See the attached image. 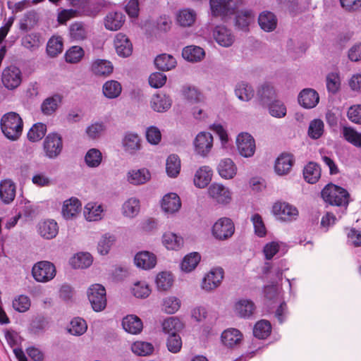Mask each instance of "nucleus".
<instances>
[{"label":"nucleus","instance_id":"obj_1","mask_svg":"<svg viewBox=\"0 0 361 361\" xmlns=\"http://www.w3.org/2000/svg\"><path fill=\"white\" fill-rule=\"evenodd\" d=\"M23 122L16 112H9L1 119V128L4 135L11 140H16L21 135Z\"/></svg>","mask_w":361,"mask_h":361},{"label":"nucleus","instance_id":"obj_2","mask_svg":"<svg viewBox=\"0 0 361 361\" xmlns=\"http://www.w3.org/2000/svg\"><path fill=\"white\" fill-rule=\"evenodd\" d=\"M209 5L213 16L224 18L233 15L245 4L244 0H209Z\"/></svg>","mask_w":361,"mask_h":361},{"label":"nucleus","instance_id":"obj_3","mask_svg":"<svg viewBox=\"0 0 361 361\" xmlns=\"http://www.w3.org/2000/svg\"><path fill=\"white\" fill-rule=\"evenodd\" d=\"M322 197L331 205L347 207L349 203L348 192L336 185L329 183L322 190Z\"/></svg>","mask_w":361,"mask_h":361},{"label":"nucleus","instance_id":"obj_4","mask_svg":"<svg viewBox=\"0 0 361 361\" xmlns=\"http://www.w3.org/2000/svg\"><path fill=\"white\" fill-rule=\"evenodd\" d=\"M87 298L94 311L101 312L106 306L105 288L99 283L92 285L87 290Z\"/></svg>","mask_w":361,"mask_h":361},{"label":"nucleus","instance_id":"obj_5","mask_svg":"<svg viewBox=\"0 0 361 361\" xmlns=\"http://www.w3.org/2000/svg\"><path fill=\"white\" fill-rule=\"evenodd\" d=\"M212 232L216 239L219 240H227L233 235L235 226L230 218L222 217L213 225Z\"/></svg>","mask_w":361,"mask_h":361},{"label":"nucleus","instance_id":"obj_6","mask_svg":"<svg viewBox=\"0 0 361 361\" xmlns=\"http://www.w3.org/2000/svg\"><path fill=\"white\" fill-rule=\"evenodd\" d=\"M63 142L61 137L56 133H49L43 142L45 156L49 159L56 158L61 152Z\"/></svg>","mask_w":361,"mask_h":361},{"label":"nucleus","instance_id":"obj_7","mask_svg":"<svg viewBox=\"0 0 361 361\" xmlns=\"http://www.w3.org/2000/svg\"><path fill=\"white\" fill-rule=\"evenodd\" d=\"M32 274L37 281L47 282L55 276L56 268L52 263L48 261H42L34 265Z\"/></svg>","mask_w":361,"mask_h":361},{"label":"nucleus","instance_id":"obj_8","mask_svg":"<svg viewBox=\"0 0 361 361\" xmlns=\"http://www.w3.org/2000/svg\"><path fill=\"white\" fill-rule=\"evenodd\" d=\"M272 213L277 219L283 221L295 219L298 215L297 208L285 202H275L272 207Z\"/></svg>","mask_w":361,"mask_h":361},{"label":"nucleus","instance_id":"obj_9","mask_svg":"<svg viewBox=\"0 0 361 361\" xmlns=\"http://www.w3.org/2000/svg\"><path fill=\"white\" fill-rule=\"evenodd\" d=\"M1 80L6 88L11 90H14L22 82L21 71L15 66H8L3 71Z\"/></svg>","mask_w":361,"mask_h":361},{"label":"nucleus","instance_id":"obj_10","mask_svg":"<svg viewBox=\"0 0 361 361\" xmlns=\"http://www.w3.org/2000/svg\"><path fill=\"white\" fill-rule=\"evenodd\" d=\"M237 149L239 154L245 158L254 155L256 146L253 137L247 133H240L236 138Z\"/></svg>","mask_w":361,"mask_h":361},{"label":"nucleus","instance_id":"obj_11","mask_svg":"<svg viewBox=\"0 0 361 361\" xmlns=\"http://www.w3.org/2000/svg\"><path fill=\"white\" fill-rule=\"evenodd\" d=\"M235 26L238 30L247 32L250 26L255 23V14L251 9H241L235 11Z\"/></svg>","mask_w":361,"mask_h":361},{"label":"nucleus","instance_id":"obj_12","mask_svg":"<svg viewBox=\"0 0 361 361\" xmlns=\"http://www.w3.org/2000/svg\"><path fill=\"white\" fill-rule=\"evenodd\" d=\"M213 146V137L211 133L201 132L194 140L195 151L202 157H206Z\"/></svg>","mask_w":361,"mask_h":361},{"label":"nucleus","instance_id":"obj_13","mask_svg":"<svg viewBox=\"0 0 361 361\" xmlns=\"http://www.w3.org/2000/svg\"><path fill=\"white\" fill-rule=\"evenodd\" d=\"M212 35L216 43L224 47H231L235 41L232 31L225 25H216L213 30Z\"/></svg>","mask_w":361,"mask_h":361},{"label":"nucleus","instance_id":"obj_14","mask_svg":"<svg viewBox=\"0 0 361 361\" xmlns=\"http://www.w3.org/2000/svg\"><path fill=\"white\" fill-rule=\"evenodd\" d=\"M209 196L217 203L227 204L231 201V192L222 184L212 183L209 189Z\"/></svg>","mask_w":361,"mask_h":361},{"label":"nucleus","instance_id":"obj_15","mask_svg":"<svg viewBox=\"0 0 361 361\" xmlns=\"http://www.w3.org/2000/svg\"><path fill=\"white\" fill-rule=\"evenodd\" d=\"M295 163L293 154L290 153H282L275 161L274 170L279 176L288 174Z\"/></svg>","mask_w":361,"mask_h":361},{"label":"nucleus","instance_id":"obj_16","mask_svg":"<svg viewBox=\"0 0 361 361\" xmlns=\"http://www.w3.org/2000/svg\"><path fill=\"white\" fill-rule=\"evenodd\" d=\"M224 269L221 267L212 269L202 279V288L211 290L218 287L224 278Z\"/></svg>","mask_w":361,"mask_h":361},{"label":"nucleus","instance_id":"obj_17","mask_svg":"<svg viewBox=\"0 0 361 361\" xmlns=\"http://www.w3.org/2000/svg\"><path fill=\"white\" fill-rule=\"evenodd\" d=\"M319 101V94L312 88L303 89L298 95V102L305 109H312Z\"/></svg>","mask_w":361,"mask_h":361},{"label":"nucleus","instance_id":"obj_18","mask_svg":"<svg viewBox=\"0 0 361 361\" xmlns=\"http://www.w3.org/2000/svg\"><path fill=\"white\" fill-rule=\"evenodd\" d=\"M114 47L118 55L128 57L133 52V44L129 39L122 33H118L114 39Z\"/></svg>","mask_w":361,"mask_h":361},{"label":"nucleus","instance_id":"obj_19","mask_svg":"<svg viewBox=\"0 0 361 361\" xmlns=\"http://www.w3.org/2000/svg\"><path fill=\"white\" fill-rule=\"evenodd\" d=\"M134 262L137 267L147 270L155 267L157 264V257L152 252L148 251H141L135 255Z\"/></svg>","mask_w":361,"mask_h":361},{"label":"nucleus","instance_id":"obj_20","mask_svg":"<svg viewBox=\"0 0 361 361\" xmlns=\"http://www.w3.org/2000/svg\"><path fill=\"white\" fill-rule=\"evenodd\" d=\"M39 234L45 239H52L56 236L59 232L57 223L53 219L44 220L37 225Z\"/></svg>","mask_w":361,"mask_h":361},{"label":"nucleus","instance_id":"obj_21","mask_svg":"<svg viewBox=\"0 0 361 361\" xmlns=\"http://www.w3.org/2000/svg\"><path fill=\"white\" fill-rule=\"evenodd\" d=\"M122 326L126 332L136 335L142 331L143 324L137 316L129 314L123 318Z\"/></svg>","mask_w":361,"mask_h":361},{"label":"nucleus","instance_id":"obj_22","mask_svg":"<svg viewBox=\"0 0 361 361\" xmlns=\"http://www.w3.org/2000/svg\"><path fill=\"white\" fill-rule=\"evenodd\" d=\"M16 197V185L10 179L0 182V199L4 204H10Z\"/></svg>","mask_w":361,"mask_h":361},{"label":"nucleus","instance_id":"obj_23","mask_svg":"<svg viewBox=\"0 0 361 361\" xmlns=\"http://www.w3.org/2000/svg\"><path fill=\"white\" fill-rule=\"evenodd\" d=\"M276 97V91L269 83L262 85L257 90V98L262 106H268Z\"/></svg>","mask_w":361,"mask_h":361},{"label":"nucleus","instance_id":"obj_24","mask_svg":"<svg viewBox=\"0 0 361 361\" xmlns=\"http://www.w3.org/2000/svg\"><path fill=\"white\" fill-rule=\"evenodd\" d=\"M243 338V334L237 329H228L221 334V341L228 348L238 346Z\"/></svg>","mask_w":361,"mask_h":361},{"label":"nucleus","instance_id":"obj_25","mask_svg":"<svg viewBox=\"0 0 361 361\" xmlns=\"http://www.w3.org/2000/svg\"><path fill=\"white\" fill-rule=\"evenodd\" d=\"M219 176L224 179H231L237 173V166L229 158L221 159L217 166Z\"/></svg>","mask_w":361,"mask_h":361},{"label":"nucleus","instance_id":"obj_26","mask_svg":"<svg viewBox=\"0 0 361 361\" xmlns=\"http://www.w3.org/2000/svg\"><path fill=\"white\" fill-rule=\"evenodd\" d=\"M81 203L76 197H71L64 201L62 207V214L66 219L75 216L81 211Z\"/></svg>","mask_w":361,"mask_h":361},{"label":"nucleus","instance_id":"obj_27","mask_svg":"<svg viewBox=\"0 0 361 361\" xmlns=\"http://www.w3.org/2000/svg\"><path fill=\"white\" fill-rule=\"evenodd\" d=\"M181 202L176 193L171 192L164 196L161 201V208L166 212L174 213L179 210Z\"/></svg>","mask_w":361,"mask_h":361},{"label":"nucleus","instance_id":"obj_28","mask_svg":"<svg viewBox=\"0 0 361 361\" xmlns=\"http://www.w3.org/2000/svg\"><path fill=\"white\" fill-rule=\"evenodd\" d=\"M255 311V305L251 300L240 299L235 304V312L242 318H250Z\"/></svg>","mask_w":361,"mask_h":361},{"label":"nucleus","instance_id":"obj_29","mask_svg":"<svg viewBox=\"0 0 361 361\" xmlns=\"http://www.w3.org/2000/svg\"><path fill=\"white\" fill-rule=\"evenodd\" d=\"M304 179L310 184L316 183L321 177L320 166L314 161H310L303 169Z\"/></svg>","mask_w":361,"mask_h":361},{"label":"nucleus","instance_id":"obj_30","mask_svg":"<svg viewBox=\"0 0 361 361\" xmlns=\"http://www.w3.org/2000/svg\"><path fill=\"white\" fill-rule=\"evenodd\" d=\"M182 56L188 61L198 62L204 58L205 52L200 47L190 45L183 48Z\"/></svg>","mask_w":361,"mask_h":361},{"label":"nucleus","instance_id":"obj_31","mask_svg":"<svg viewBox=\"0 0 361 361\" xmlns=\"http://www.w3.org/2000/svg\"><path fill=\"white\" fill-rule=\"evenodd\" d=\"M212 176V171L209 166H202L195 174L194 184L200 188H204L210 183Z\"/></svg>","mask_w":361,"mask_h":361},{"label":"nucleus","instance_id":"obj_32","mask_svg":"<svg viewBox=\"0 0 361 361\" xmlns=\"http://www.w3.org/2000/svg\"><path fill=\"white\" fill-rule=\"evenodd\" d=\"M258 23L263 30L271 32L276 27L277 19L273 13L264 11L258 17Z\"/></svg>","mask_w":361,"mask_h":361},{"label":"nucleus","instance_id":"obj_33","mask_svg":"<svg viewBox=\"0 0 361 361\" xmlns=\"http://www.w3.org/2000/svg\"><path fill=\"white\" fill-rule=\"evenodd\" d=\"M61 102L62 96L59 94H55L43 101L41 110L44 115L50 116L56 111Z\"/></svg>","mask_w":361,"mask_h":361},{"label":"nucleus","instance_id":"obj_34","mask_svg":"<svg viewBox=\"0 0 361 361\" xmlns=\"http://www.w3.org/2000/svg\"><path fill=\"white\" fill-rule=\"evenodd\" d=\"M123 147L126 152L133 154L140 149V138L135 133H128L123 140Z\"/></svg>","mask_w":361,"mask_h":361},{"label":"nucleus","instance_id":"obj_35","mask_svg":"<svg viewBox=\"0 0 361 361\" xmlns=\"http://www.w3.org/2000/svg\"><path fill=\"white\" fill-rule=\"evenodd\" d=\"M125 21V16L121 12L109 13L105 18V27L109 30H119Z\"/></svg>","mask_w":361,"mask_h":361},{"label":"nucleus","instance_id":"obj_36","mask_svg":"<svg viewBox=\"0 0 361 361\" xmlns=\"http://www.w3.org/2000/svg\"><path fill=\"white\" fill-rule=\"evenodd\" d=\"M150 177V173L146 169L132 170L128 173V181L133 185L144 184Z\"/></svg>","mask_w":361,"mask_h":361},{"label":"nucleus","instance_id":"obj_37","mask_svg":"<svg viewBox=\"0 0 361 361\" xmlns=\"http://www.w3.org/2000/svg\"><path fill=\"white\" fill-rule=\"evenodd\" d=\"M235 93L240 100L248 102L253 98L255 91L249 83L241 81L236 85Z\"/></svg>","mask_w":361,"mask_h":361},{"label":"nucleus","instance_id":"obj_38","mask_svg":"<svg viewBox=\"0 0 361 361\" xmlns=\"http://www.w3.org/2000/svg\"><path fill=\"white\" fill-rule=\"evenodd\" d=\"M154 64L157 69L162 71H168L175 68L176 60L171 55L161 54L155 58Z\"/></svg>","mask_w":361,"mask_h":361},{"label":"nucleus","instance_id":"obj_39","mask_svg":"<svg viewBox=\"0 0 361 361\" xmlns=\"http://www.w3.org/2000/svg\"><path fill=\"white\" fill-rule=\"evenodd\" d=\"M70 38L72 41H81L87 37V29L82 22L71 23L68 28Z\"/></svg>","mask_w":361,"mask_h":361},{"label":"nucleus","instance_id":"obj_40","mask_svg":"<svg viewBox=\"0 0 361 361\" xmlns=\"http://www.w3.org/2000/svg\"><path fill=\"white\" fill-rule=\"evenodd\" d=\"M171 99L165 94L154 95L151 100L152 108L157 112H164L167 111L171 106Z\"/></svg>","mask_w":361,"mask_h":361},{"label":"nucleus","instance_id":"obj_41","mask_svg":"<svg viewBox=\"0 0 361 361\" xmlns=\"http://www.w3.org/2000/svg\"><path fill=\"white\" fill-rule=\"evenodd\" d=\"M113 69L111 62L105 59H97L92 64V71L97 75H109Z\"/></svg>","mask_w":361,"mask_h":361},{"label":"nucleus","instance_id":"obj_42","mask_svg":"<svg viewBox=\"0 0 361 361\" xmlns=\"http://www.w3.org/2000/svg\"><path fill=\"white\" fill-rule=\"evenodd\" d=\"M162 329L169 336L177 334L183 329V324L176 317H170L164 321Z\"/></svg>","mask_w":361,"mask_h":361},{"label":"nucleus","instance_id":"obj_43","mask_svg":"<svg viewBox=\"0 0 361 361\" xmlns=\"http://www.w3.org/2000/svg\"><path fill=\"white\" fill-rule=\"evenodd\" d=\"M196 13L190 8H183L177 15V22L182 27H190L195 21Z\"/></svg>","mask_w":361,"mask_h":361},{"label":"nucleus","instance_id":"obj_44","mask_svg":"<svg viewBox=\"0 0 361 361\" xmlns=\"http://www.w3.org/2000/svg\"><path fill=\"white\" fill-rule=\"evenodd\" d=\"M271 325L270 322L265 319L257 322L253 328V335L259 339H265L271 334Z\"/></svg>","mask_w":361,"mask_h":361},{"label":"nucleus","instance_id":"obj_45","mask_svg":"<svg viewBox=\"0 0 361 361\" xmlns=\"http://www.w3.org/2000/svg\"><path fill=\"white\" fill-rule=\"evenodd\" d=\"M200 259L201 256L198 252H191L184 257L180 268L185 272H190L197 267Z\"/></svg>","mask_w":361,"mask_h":361},{"label":"nucleus","instance_id":"obj_46","mask_svg":"<svg viewBox=\"0 0 361 361\" xmlns=\"http://www.w3.org/2000/svg\"><path fill=\"white\" fill-rule=\"evenodd\" d=\"M74 269H85L90 267L92 263V257L90 253H78L70 262Z\"/></svg>","mask_w":361,"mask_h":361},{"label":"nucleus","instance_id":"obj_47","mask_svg":"<svg viewBox=\"0 0 361 361\" xmlns=\"http://www.w3.org/2000/svg\"><path fill=\"white\" fill-rule=\"evenodd\" d=\"M180 170V160L178 155L171 154L168 157L166 163V171L169 176L176 177Z\"/></svg>","mask_w":361,"mask_h":361},{"label":"nucleus","instance_id":"obj_48","mask_svg":"<svg viewBox=\"0 0 361 361\" xmlns=\"http://www.w3.org/2000/svg\"><path fill=\"white\" fill-rule=\"evenodd\" d=\"M121 85L116 80L106 81L103 85L104 95L109 99H114L118 97L121 92Z\"/></svg>","mask_w":361,"mask_h":361},{"label":"nucleus","instance_id":"obj_49","mask_svg":"<svg viewBox=\"0 0 361 361\" xmlns=\"http://www.w3.org/2000/svg\"><path fill=\"white\" fill-rule=\"evenodd\" d=\"M163 243L168 250H178L183 243L182 237L173 233H166L163 235Z\"/></svg>","mask_w":361,"mask_h":361},{"label":"nucleus","instance_id":"obj_50","mask_svg":"<svg viewBox=\"0 0 361 361\" xmlns=\"http://www.w3.org/2000/svg\"><path fill=\"white\" fill-rule=\"evenodd\" d=\"M47 54L51 57H55L63 51V40L61 37H51L47 44Z\"/></svg>","mask_w":361,"mask_h":361},{"label":"nucleus","instance_id":"obj_51","mask_svg":"<svg viewBox=\"0 0 361 361\" xmlns=\"http://www.w3.org/2000/svg\"><path fill=\"white\" fill-rule=\"evenodd\" d=\"M47 132V126L42 123H37L32 126L27 133V138L31 142H37L42 140Z\"/></svg>","mask_w":361,"mask_h":361},{"label":"nucleus","instance_id":"obj_52","mask_svg":"<svg viewBox=\"0 0 361 361\" xmlns=\"http://www.w3.org/2000/svg\"><path fill=\"white\" fill-rule=\"evenodd\" d=\"M87 329V323L83 319L75 317L71 321L68 331L72 335L81 336L86 332Z\"/></svg>","mask_w":361,"mask_h":361},{"label":"nucleus","instance_id":"obj_53","mask_svg":"<svg viewBox=\"0 0 361 361\" xmlns=\"http://www.w3.org/2000/svg\"><path fill=\"white\" fill-rule=\"evenodd\" d=\"M183 94L185 99L191 104H198L204 102L203 94L194 87H185L183 90Z\"/></svg>","mask_w":361,"mask_h":361},{"label":"nucleus","instance_id":"obj_54","mask_svg":"<svg viewBox=\"0 0 361 361\" xmlns=\"http://www.w3.org/2000/svg\"><path fill=\"white\" fill-rule=\"evenodd\" d=\"M140 212V201L136 198H130L123 205V214L126 216L134 217Z\"/></svg>","mask_w":361,"mask_h":361},{"label":"nucleus","instance_id":"obj_55","mask_svg":"<svg viewBox=\"0 0 361 361\" xmlns=\"http://www.w3.org/2000/svg\"><path fill=\"white\" fill-rule=\"evenodd\" d=\"M103 209L101 205L87 204L85 207L84 214L88 221H95L102 219Z\"/></svg>","mask_w":361,"mask_h":361},{"label":"nucleus","instance_id":"obj_56","mask_svg":"<svg viewBox=\"0 0 361 361\" xmlns=\"http://www.w3.org/2000/svg\"><path fill=\"white\" fill-rule=\"evenodd\" d=\"M102 152L96 148L89 149L85 156L86 164L91 168L99 166L102 162Z\"/></svg>","mask_w":361,"mask_h":361},{"label":"nucleus","instance_id":"obj_57","mask_svg":"<svg viewBox=\"0 0 361 361\" xmlns=\"http://www.w3.org/2000/svg\"><path fill=\"white\" fill-rule=\"evenodd\" d=\"M12 306L16 311L23 313L30 309L31 301L28 296L20 295L14 298L12 302Z\"/></svg>","mask_w":361,"mask_h":361},{"label":"nucleus","instance_id":"obj_58","mask_svg":"<svg viewBox=\"0 0 361 361\" xmlns=\"http://www.w3.org/2000/svg\"><path fill=\"white\" fill-rule=\"evenodd\" d=\"M131 350L139 356H147L154 351V346L148 342L136 341L132 345Z\"/></svg>","mask_w":361,"mask_h":361},{"label":"nucleus","instance_id":"obj_59","mask_svg":"<svg viewBox=\"0 0 361 361\" xmlns=\"http://www.w3.org/2000/svg\"><path fill=\"white\" fill-rule=\"evenodd\" d=\"M172 275L169 272H161L156 278V284L159 290H167L173 285Z\"/></svg>","mask_w":361,"mask_h":361},{"label":"nucleus","instance_id":"obj_60","mask_svg":"<svg viewBox=\"0 0 361 361\" xmlns=\"http://www.w3.org/2000/svg\"><path fill=\"white\" fill-rule=\"evenodd\" d=\"M115 240L116 238L114 235L110 233H105L98 243V252L102 255L108 254L111 245L115 242Z\"/></svg>","mask_w":361,"mask_h":361},{"label":"nucleus","instance_id":"obj_61","mask_svg":"<svg viewBox=\"0 0 361 361\" xmlns=\"http://www.w3.org/2000/svg\"><path fill=\"white\" fill-rule=\"evenodd\" d=\"M22 45L32 51L37 50L40 45L39 35L30 33L24 36L22 39Z\"/></svg>","mask_w":361,"mask_h":361},{"label":"nucleus","instance_id":"obj_62","mask_svg":"<svg viewBox=\"0 0 361 361\" xmlns=\"http://www.w3.org/2000/svg\"><path fill=\"white\" fill-rule=\"evenodd\" d=\"M308 135L314 140L319 139L324 133V123L321 119L312 120L309 125Z\"/></svg>","mask_w":361,"mask_h":361},{"label":"nucleus","instance_id":"obj_63","mask_svg":"<svg viewBox=\"0 0 361 361\" xmlns=\"http://www.w3.org/2000/svg\"><path fill=\"white\" fill-rule=\"evenodd\" d=\"M180 307V300L174 296H169L163 300L162 310L167 314H174Z\"/></svg>","mask_w":361,"mask_h":361},{"label":"nucleus","instance_id":"obj_64","mask_svg":"<svg viewBox=\"0 0 361 361\" xmlns=\"http://www.w3.org/2000/svg\"><path fill=\"white\" fill-rule=\"evenodd\" d=\"M269 114L276 118H283L286 114V107L284 104L274 99L268 106Z\"/></svg>","mask_w":361,"mask_h":361}]
</instances>
